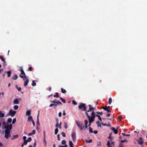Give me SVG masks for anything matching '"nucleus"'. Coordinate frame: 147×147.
Returning <instances> with one entry per match:
<instances>
[{
  "mask_svg": "<svg viewBox=\"0 0 147 147\" xmlns=\"http://www.w3.org/2000/svg\"><path fill=\"white\" fill-rule=\"evenodd\" d=\"M1 121H3L2 123L3 126V125L5 126L4 128L6 129L5 130H8L10 131L12 128V124H11L9 125L8 123H6L5 121V119H1Z\"/></svg>",
  "mask_w": 147,
  "mask_h": 147,
  "instance_id": "nucleus-1",
  "label": "nucleus"
},
{
  "mask_svg": "<svg viewBox=\"0 0 147 147\" xmlns=\"http://www.w3.org/2000/svg\"><path fill=\"white\" fill-rule=\"evenodd\" d=\"M85 113L86 115V116L88 117V118H89V119H90V120L91 121H92V122L94 121V118L95 117V114L94 112L93 111H92V113L91 114V116L90 117V115H89L88 114L87 112H85Z\"/></svg>",
  "mask_w": 147,
  "mask_h": 147,
  "instance_id": "nucleus-2",
  "label": "nucleus"
},
{
  "mask_svg": "<svg viewBox=\"0 0 147 147\" xmlns=\"http://www.w3.org/2000/svg\"><path fill=\"white\" fill-rule=\"evenodd\" d=\"M56 99H55L54 100L51 101V102L53 103V104H51L49 106V107H51L53 106H57V105H62V103L59 101H56Z\"/></svg>",
  "mask_w": 147,
  "mask_h": 147,
  "instance_id": "nucleus-3",
  "label": "nucleus"
},
{
  "mask_svg": "<svg viewBox=\"0 0 147 147\" xmlns=\"http://www.w3.org/2000/svg\"><path fill=\"white\" fill-rule=\"evenodd\" d=\"M20 71L21 72V74L19 75L20 77L22 78L23 80H25V79L26 78V76L25 75V74L22 67H20Z\"/></svg>",
  "mask_w": 147,
  "mask_h": 147,
  "instance_id": "nucleus-4",
  "label": "nucleus"
},
{
  "mask_svg": "<svg viewBox=\"0 0 147 147\" xmlns=\"http://www.w3.org/2000/svg\"><path fill=\"white\" fill-rule=\"evenodd\" d=\"M78 108L79 109H81L84 111H86V107H85V104L84 103H81L79 106Z\"/></svg>",
  "mask_w": 147,
  "mask_h": 147,
  "instance_id": "nucleus-5",
  "label": "nucleus"
},
{
  "mask_svg": "<svg viewBox=\"0 0 147 147\" xmlns=\"http://www.w3.org/2000/svg\"><path fill=\"white\" fill-rule=\"evenodd\" d=\"M5 137L6 139H8L9 138V136H10V131L8 130H5Z\"/></svg>",
  "mask_w": 147,
  "mask_h": 147,
  "instance_id": "nucleus-6",
  "label": "nucleus"
},
{
  "mask_svg": "<svg viewBox=\"0 0 147 147\" xmlns=\"http://www.w3.org/2000/svg\"><path fill=\"white\" fill-rule=\"evenodd\" d=\"M16 113V111H13L12 109H10L8 113V115L12 117H13Z\"/></svg>",
  "mask_w": 147,
  "mask_h": 147,
  "instance_id": "nucleus-7",
  "label": "nucleus"
},
{
  "mask_svg": "<svg viewBox=\"0 0 147 147\" xmlns=\"http://www.w3.org/2000/svg\"><path fill=\"white\" fill-rule=\"evenodd\" d=\"M76 124L80 128V130H82L84 128V126L82 127L83 123L82 122H76Z\"/></svg>",
  "mask_w": 147,
  "mask_h": 147,
  "instance_id": "nucleus-8",
  "label": "nucleus"
},
{
  "mask_svg": "<svg viewBox=\"0 0 147 147\" xmlns=\"http://www.w3.org/2000/svg\"><path fill=\"white\" fill-rule=\"evenodd\" d=\"M71 137L72 138L73 141H75L76 140V134L74 132H73L71 133Z\"/></svg>",
  "mask_w": 147,
  "mask_h": 147,
  "instance_id": "nucleus-9",
  "label": "nucleus"
},
{
  "mask_svg": "<svg viewBox=\"0 0 147 147\" xmlns=\"http://www.w3.org/2000/svg\"><path fill=\"white\" fill-rule=\"evenodd\" d=\"M101 108L103 109L105 111H107L108 113H111V112L110 110L107 108V106L102 107H101Z\"/></svg>",
  "mask_w": 147,
  "mask_h": 147,
  "instance_id": "nucleus-10",
  "label": "nucleus"
},
{
  "mask_svg": "<svg viewBox=\"0 0 147 147\" xmlns=\"http://www.w3.org/2000/svg\"><path fill=\"white\" fill-rule=\"evenodd\" d=\"M111 130H112L114 133L115 134H117L118 133V130L117 129H115V128L114 127H112V128H111Z\"/></svg>",
  "mask_w": 147,
  "mask_h": 147,
  "instance_id": "nucleus-11",
  "label": "nucleus"
},
{
  "mask_svg": "<svg viewBox=\"0 0 147 147\" xmlns=\"http://www.w3.org/2000/svg\"><path fill=\"white\" fill-rule=\"evenodd\" d=\"M45 132H44V141L45 143V147L47 145V141L45 140Z\"/></svg>",
  "mask_w": 147,
  "mask_h": 147,
  "instance_id": "nucleus-12",
  "label": "nucleus"
},
{
  "mask_svg": "<svg viewBox=\"0 0 147 147\" xmlns=\"http://www.w3.org/2000/svg\"><path fill=\"white\" fill-rule=\"evenodd\" d=\"M26 79V81L24 82V86H26L28 83V82H29V81L28 80V79L26 78V79Z\"/></svg>",
  "mask_w": 147,
  "mask_h": 147,
  "instance_id": "nucleus-13",
  "label": "nucleus"
},
{
  "mask_svg": "<svg viewBox=\"0 0 147 147\" xmlns=\"http://www.w3.org/2000/svg\"><path fill=\"white\" fill-rule=\"evenodd\" d=\"M89 107V110H88V111H86V112H87V113L88 112H89L90 111H92V109H93V107H92V106L90 105H88Z\"/></svg>",
  "mask_w": 147,
  "mask_h": 147,
  "instance_id": "nucleus-14",
  "label": "nucleus"
},
{
  "mask_svg": "<svg viewBox=\"0 0 147 147\" xmlns=\"http://www.w3.org/2000/svg\"><path fill=\"white\" fill-rule=\"evenodd\" d=\"M18 78V76L17 75H14V76L12 78V79L13 80H16Z\"/></svg>",
  "mask_w": 147,
  "mask_h": 147,
  "instance_id": "nucleus-15",
  "label": "nucleus"
},
{
  "mask_svg": "<svg viewBox=\"0 0 147 147\" xmlns=\"http://www.w3.org/2000/svg\"><path fill=\"white\" fill-rule=\"evenodd\" d=\"M31 112V110L29 109L26 112V116L30 115V114Z\"/></svg>",
  "mask_w": 147,
  "mask_h": 147,
  "instance_id": "nucleus-16",
  "label": "nucleus"
},
{
  "mask_svg": "<svg viewBox=\"0 0 147 147\" xmlns=\"http://www.w3.org/2000/svg\"><path fill=\"white\" fill-rule=\"evenodd\" d=\"M5 73H7V77H9L11 75V71H5Z\"/></svg>",
  "mask_w": 147,
  "mask_h": 147,
  "instance_id": "nucleus-17",
  "label": "nucleus"
},
{
  "mask_svg": "<svg viewBox=\"0 0 147 147\" xmlns=\"http://www.w3.org/2000/svg\"><path fill=\"white\" fill-rule=\"evenodd\" d=\"M13 103L15 104H19V102L18 99L17 98L15 99L13 101Z\"/></svg>",
  "mask_w": 147,
  "mask_h": 147,
  "instance_id": "nucleus-18",
  "label": "nucleus"
},
{
  "mask_svg": "<svg viewBox=\"0 0 147 147\" xmlns=\"http://www.w3.org/2000/svg\"><path fill=\"white\" fill-rule=\"evenodd\" d=\"M69 147H74V145L72 141H69Z\"/></svg>",
  "mask_w": 147,
  "mask_h": 147,
  "instance_id": "nucleus-19",
  "label": "nucleus"
},
{
  "mask_svg": "<svg viewBox=\"0 0 147 147\" xmlns=\"http://www.w3.org/2000/svg\"><path fill=\"white\" fill-rule=\"evenodd\" d=\"M96 123L97 125V127H101V125L100 124L99 122V121H97L96 122Z\"/></svg>",
  "mask_w": 147,
  "mask_h": 147,
  "instance_id": "nucleus-20",
  "label": "nucleus"
},
{
  "mask_svg": "<svg viewBox=\"0 0 147 147\" xmlns=\"http://www.w3.org/2000/svg\"><path fill=\"white\" fill-rule=\"evenodd\" d=\"M5 114L4 113H2V111H0V117H4Z\"/></svg>",
  "mask_w": 147,
  "mask_h": 147,
  "instance_id": "nucleus-21",
  "label": "nucleus"
},
{
  "mask_svg": "<svg viewBox=\"0 0 147 147\" xmlns=\"http://www.w3.org/2000/svg\"><path fill=\"white\" fill-rule=\"evenodd\" d=\"M61 92L62 93H64V94L66 93V91L65 90L63 89L62 88H61Z\"/></svg>",
  "mask_w": 147,
  "mask_h": 147,
  "instance_id": "nucleus-22",
  "label": "nucleus"
},
{
  "mask_svg": "<svg viewBox=\"0 0 147 147\" xmlns=\"http://www.w3.org/2000/svg\"><path fill=\"white\" fill-rule=\"evenodd\" d=\"M60 99V100H61V101L64 103H66V101H65V100L63 98H62V97H60L59 98Z\"/></svg>",
  "mask_w": 147,
  "mask_h": 147,
  "instance_id": "nucleus-23",
  "label": "nucleus"
},
{
  "mask_svg": "<svg viewBox=\"0 0 147 147\" xmlns=\"http://www.w3.org/2000/svg\"><path fill=\"white\" fill-rule=\"evenodd\" d=\"M32 120H33L32 117V116H30L28 117V121H32Z\"/></svg>",
  "mask_w": 147,
  "mask_h": 147,
  "instance_id": "nucleus-24",
  "label": "nucleus"
},
{
  "mask_svg": "<svg viewBox=\"0 0 147 147\" xmlns=\"http://www.w3.org/2000/svg\"><path fill=\"white\" fill-rule=\"evenodd\" d=\"M95 116L98 117V119L99 120L101 121L102 120V119L100 117V116L99 115L96 114L95 115Z\"/></svg>",
  "mask_w": 147,
  "mask_h": 147,
  "instance_id": "nucleus-25",
  "label": "nucleus"
},
{
  "mask_svg": "<svg viewBox=\"0 0 147 147\" xmlns=\"http://www.w3.org/2000/svg\"><path fill=\"white\" fill-rule=\"evenodd\" d=\"M15 86H16V88H17L18 90L19 91H21V87H18V86L17 85H16Z\"/></svg>",
  "mask_w": 147,
  "mask_h": 147,
  "instance_id": "nucleus-26",
  "label": "nucleus"
},
{
  "mask_svg": "<svg viewBox=\"0 0 147 147\" xmlns=\"http://www.w3.org/2000/svg\"><path fill=\"white\" fill-rule=\"evenodd\" d=\"M53 96L54 97H57L58 98L59 97V93L58 92H56L55 93V94Z\"/></svg>",
  "mask_w": 147,
  "mask_h": 147,
  "instance_id": "nucleus-27",
  "label": "nucleus"
},
{
  "mask_svg": "<svg viewBox=\"0 0 147 147\" xmlns=\"http://www.w3.org/2000/svg\"><path fill=\"white\" fill-rule=\"evenodd\" d=\"M66 140H63L62 141L61 143L62 144L65 145H66Z\"/></svg>",
  "mask_w": 147,
  "mask_h": 147,
  "instance_id": "nucleus-28",
  "label": "nucleus"
},
{
  "mask_svg": "<svg viewBox=\"0 0 147 147\" xmlns=\"http://www.w3.org/2000/svg\"><path fill=\"white\" fill-rule=\"evenodd\" d=\"M64 125L65 128V129H67V128L68 126L67 125V123L65 122H64Z\"/></svg>",
  "mask_w": 147,
  "mask_h": 147,
  "instance_id": "nucleus-29",
  "label": "nucleus"
},
{
  "mask_svg": "<svg viewBox=\"0 0 147 147\" xmlns=\"http://www.w3.org/2000/svg\"><path fill=\"white\" fill-rule=\"evenodd\" d=\"M89 131L90 133H92L93 132V130L92 128L91 127H90L89 128Z\"/></svg>",
  "mask_w": 147,
  "mask_h": 147,
  "instance_id": "nucleus-30",
  "label": "nucleus"
},
{
  "mask_svg": "<svg viewBox=\"0 0 147 147\" xmlns=\"http://www.w3.org/2000/svg\"><path fill=\"white\" fill-rule=\"evenodd\" d=\"M86 143H91L92 142V139H90L88 140H86Z\"/></svg>",
  "mask_w": 147,
  "mask_h": 147,
  "instance_id": "nucleus-31",
  "label": "nucleus"
},
{
  "mask_svg": "<svg viewBox=\"0 0 147 147\" xmlns=\"http://www.w3.org/2000/svg\"><path fill=\"white\" fill-rule=\"evenodd\" d=\"M138 143L139 144L142 145V144L144 143V142L143 140H138Z\"/></svg>",
  "mask_w": 147,
  "mask_h": 147,
  "instance_id": "nucleus-32",
  "label": "nucleus"
},
{
  "mask_svg": "<svg viewBox=\"0 0 147 147\" xmlns=\"http://www.w3.org/2000/svg\"><path fill=\"white\" fill-rule=\"evenodd\" d=\"M112 99L111 98H110L109 99V104L110 105L112 102Z\"/></svg>",
  "mask_w": 147,
  "mask_h": 147,
  "instance_id": "nucleus-33",
  "label": "nucleus"
},
{
  "mask_svg": "<svg viewBox=\"0 0 147 147\" xmlns=\"http://www.w3.org/2000/svg\"><path fill=\"white\" fill-rule=\"evenodd\" d=\"M58 132V129L57 128H56L55 129V134H57Z\"/></svg>",
  "mask_w": 147,
  "mask_h": 147,
  "instance_id": "nucleus-34",
  "label": "nucleus"
},
{
  "mask_svg": "<svg viewBox=\"0 0 147 147\" xmlns=\"http://www.w3.org/2000/svg\"><path fill=\"white\" fill-rule=\"evenodd\" d=\"M57 123L55 125V127H57V128L58 127H59V123H58V120L57 119Z\"/></svg>",
  "mask_w": 147,
  "mask_h": 147,
  "instance_id": "nucleus-35",
  "label": "nucleus"
},
{
  "mask_svg": "<svg viewBox=\"0 0 147 147\" xmlns=\"http://www.w3.org/2000/svg\"><path fill=\"white\" fill-rule=\"evenodd\" d=\"M39 115V113H38V115H37V125H40L39 120L38 118V116Z\"/></svg>",
  "mask_w": 147,
  "mask_h": 147,
  "instance_id": "nucleus-36",
  "label": "nucleus"
},
{
  "mask_svg": "<svg viewBox=\"0 0 147 147\" xmlns=\"http://www.w3.org/2000/svg\"><path fill=\"white\" fill-rule=\"evenodd\" d=\"M96 144L97 146H100L101 145V142L100 141H98L97 142Z\"/></svg>",
  "mask_w": 147,
  "mask_h": 147,
  "instance_id": "nucleus-37",
  "label": "nucleus"
},
{
  "mask_svg": "<svg viewBox=\"0 0 147 147\" xmlns=\"http://www.w3.org/2000/svg\"><path fill=\"white\" fill-rule=\"evenodd\" d=\"M14 108L16 110H17L18 108V105H15L14 106Z\"/></svg>",
  "mask_w": 147,
  "mask_h": 147,
  "instance_id": "nucleus-38",
  "label": "nucleus"
},
{
  "mask_svg": "<svg viewBox=\"0 0 147 147\" xmlns=\"http://www.w3.org/2000/svg\"><path fill=\"white\" fill-rule=\"evenodd\" d=\"M32 140V138L31 137H29L28 138L27 140L28 142H30Z\"/></svg>",
  "mask_w": 147,
  "mask_h": 147,
  "instance_id": "nucleus-39",
  "label": "nucleus"
},
{
  "mask_svg": "<svg viewBox=\"0 0 147 147\" xmlns=\"http://www.w3.org/2000/svg\"><path fill=\"white\" fill-rule=\"evenodd\" d=\"M0 58L1 59V61L3 62H5V60L4 59V58L2 56H0Z\"/></svg>",
  "mask_w": 147,
  "mask_h": 147,
  "instance_id": "nucleus-40",
  "label": "nucleus"
},
{
  "mask_svg": "<svg viewBox=\"0 0 147 147\" xmlns=\"http://www.w3.org/2000/svg\"><path fill=\"white\" fill-rule=\"evenodd\" d=\"M32 85L33 86H35L36 85V83L33 81L32 83Z\"/></svg>",
  "mask_w": 147,
  "mask_h": 147,
  "instance_id": "nucleus-41",
  "label": "nucleus"
},
{
  "mask_svg": "<svg viewBox=\"0 0 147 147\" xmlns=\"http://www.w3.org/2000/svg\"><path fill=\"white\" fill-rule=\"evenodd\" d=\"M12 121V119L11 118H9L8 119L7 121L9 123H10Z\"/></svg>",
  "mask_w": 147,
  "mask_h": 147,
  "instance_id": "nucleus-42",
  "label": "nucleus"
},
{
  "mask_svg": "<svg viewBox=\"0 0 147 147\" xmlns=\"http://www.w3.org/2000/svg\"><path fill=\"white\" fill-rule=\"evenodd\" d=\"M16 118H14L13 119V121L12 122V123L13 124H14L16 122Z\"/></svg>",
  "mask_w": 147,
  "mask_h": 147,
  "instance_id": "nucleus-43",
  "label": "nucleus"
},
{
  "mask_svg": "<svg viewBox=\"0 0 147 147\" xmlns=\"http://www.w3.org/2000/svg\"><path fill=\"white\" fill-rule=\"evenodd\" d=\"M59 147H67V145H65L64 146H62L61 145H60Z\"/></svg>",
  "mask_w": 147,
  "mask_h": 147,
  "instance_id": "nucleus-44",
  "label": "nucleus"
},
{
  "mask_svg": "<svg viewBox=\"0 0 147 147\" xmlns=\"http://www.w3.org/2000/svg\"><path fill=\"white\" fill-rule=\"evenodd\" d=\"M72 104L74 105H76L77 104V103L74 100H72Z\"/></svg>",
  "mask_w": 147,
  "mask_h": 147,
  "instance_id": "nucleus-45",
  "label": "nucleus"
},
{
  "mask_svg": "<svg viewBox=\"0 0 147 147\" xmlns=\"http://www.w3.org/2000/svg\"><path fill=\"white\" fill-rule=\"evenodd\" d=\"M28 142L27 140H24L23 144H24V145H25L27 144Z\"/></svg>",
  "mask_w": 147,
  "mask_h": 147,
  "instance_id": "nucleus-46",
  "label": "nucleus"
},
{
  "mask_svg": "<svg viewBox=\"0 0 147 147\" xmlns=\"http://www.w3.org/2000/svg\"><path fill=\"white\" fill-rule=\"evenodd\" d=\"M121 142L122 143L124 142H126V143H127V140H126L125 139L124 140H121Z\"/></svg>",
  "mask_w": 147,
  "mask_h": 147,
  "instance_id": "nucleus-47",
  "label": "nucleus"
},
{
  "mask_svg": "<svg viewBox=\"0 0 147 147\" xmlns=\"http://www.w3.org/2000/svg\"><path fill=\"white\" fill-rule=\"evenodd\" d=\"M119 147H123V144L120 143L119 145Z\"/></svg>",
  "mask_w": 147,
  "mask_h": 147,
  "instance_id": "nucleus-48",
  "label": "nucleus"
},
{
  "mask_svg": "<svg viewBox=\"0 0 147 147\" xmlns=\"http://www.w3.org/2000/svg\"><path fill=\"white\" fill-rule=\"evenodd\" d=\"M61 134L63 136L65 137L66 136V135L65 133L63 132L61 133Z\"/></svg>",
  "mask_w": 147,
  "mask_h": 147,
  "instance_id": "nucleus-49",
  "label": "nucleus"
},
{
  "mask_svg": "<svg viewBox=\"0 0 147 147\" xmlns=\"http://www.w3.org/2000/svg\"><path fill=\"white\" fill-rule=\"evenodd\" d=\"M84 123H85V125H87L88 123V120H85L84 121Z\"/></svg>",
  "mask_w": 147,
  "mask_h": 147,
  "instance_id": "nucleus-50",
  "label": "nucleus"
},
{
  "mask_svg": "<svg viewBox=\"0 0 147 147\" xmlns=\"http://www.w3.org/2000/svg\"><path fill=\"white\" fill-rule=\"evenodd\" d=\"M57 140H60V134H58L57 135Z\"/></svg>",
  "mask_w": 147,
  "mask_h": 147,
  "instance_id": "nucleus-51",
  "label": "nucleus"
},
{
  "mask_svg": "<svg viewBox=\"0 0 147 147\" xmlns=\"http://www.w3.org/2000/svg\"><path fill=\"white\" fill-rule=\"evenodd\" d=\"M122 134L123 136H130V134H125L124 133H122L121 134Z\"/></svg>",
  "mask_w": 147,
  "mask_h": 147,
  "instance_id": "nucleus-52",
  "label": "nucleus"
},
{
  "mask_svg": "<svg viewBox=\"0 0 147 147\" xmlns=\"http://www.w3.org/2000/svg\"><path fill=\"white\" fill-rule=\"evenodd\" d=\"M13 137H14V138H16L18 137V135H14L13 136Z\"/></svg>",
  "mask_w": 147,
  "mask_h": 147,
  "instance_id": "nucleus-53",
  "label": "nucleus"
},
{
  "mask_svg": "<svg viewBox=\"0 0 147 147\" xmlns=\"http://www.w3.org/2000/svg\"><path fill=\"white\" fill-rule=\"evenodd\" d=\"M117 118L119 119L120 121H121V115L119 116Z\"/></svg>",
  "mask_w": 147,
  "mask_h": 147,
  "instance_id": "nucleus-54",
  "label": "nucleus"
},
{
  "mask_svg": "<svg viewBox=\"0 0 147 147\" xmlns=\"http://www.w3.org/2000/svg\"><path fill=\"white\" fill-rule=\"evenodd\" d=\"M96 113L98 114H99L101 115H102V112H99V111L97 112Z\"/></svg>",
  "mask_w": 147,
  "mask_h": 147,
  "instance_id": "nucleus-55",
  "label": "nucleus"
},
{
  "mask_svg": "<svg viewBox=\"0 0 147 147\" xmlns=\"http://www.w3.org/2000/svg\"><path fill=\"white\" fill-rule=\"evenodd\" d=\"M36 132L35 130H33L32 131V134H35Z\"/></svg>",
  "mask_w": 147,
  "mask_h": 147,
  "instance_id": "nucleus-56",
  "label": "nucleus"
},
{
  "mask_svg": "<svg viewBox=\"0 0 147 147\" xmlns=\"http://www.w3.org/2000/svg\"><path fill=\"white\" fill-rule=\"evenodd\" d=\"M107 145L108 146L109 145H110V143L109 141H108L107 142Z\"/></svg>",
  "mask_w": 147,
  "mask_h": 147,
  "instance_id": "nucleus-57",
  "label": "nucleus"
},
{
  "mask_svg": "<svg viewBox=\"0 0 147 147\" xmlns=\"http://www.w3.org/2000/svg\"><path fill=\"white\" fill-rule=\"evenodd\" d=\"M61 124H62V123H61V122L59 124V128L60 129H61Z\"/></svg>",
  "mask_w": 147,
  "mask_h": 147,
  "instance_id": "nucleus-58",
  "label": "nucleus"
},
{
  "mask_svg": "<svg viewBox=\"0 0 147 147\" xmlns=\"http://www.w3.org/2000/svg\"><path fill=\"white\" fill-rule=\"evenodd\" d=\"M93 132L94 134H97V133H98V131H97L95 130V131H94Z\"/></svg>",
  "mask_w": 147,
  "mask_h": 147,
  "instance_id": "nucleus-59",
  "label": "nucleus"
},
{
  "mask_svg": "<svg viewBox=\"0 0 147 147\" xmlns=\"http://www.w3.org/2000/svg\"><path fill=\"white\" fill-rule=\"evenodd\" d=\"M101 124L102 125L104 126H106V125H107V124H106V123H101Z\"/></svg>",
  "mask_w": 147,
  "mask_h": 147,
  "instance_id": "nucleus-60",
  "label": "nucleus"
},
{
  "mask_svg": "<svg viewBox=\"0 0 147 147\" xmlns=\"http://www.w3.org/2000/svg\"><path fill=\"white\" fill-rule=\"evenodd\" d=\"M88 120H89V123L91 124V123L92 122H93L92 121H91L90 120V119H89V118H88Z\"/></svg>",
  "mask_w": 147,
  "mask_h": 147,
  "instance_id": "nucleus-61",
  "label": "nucleus"
},
{
  "mask_svg": "<svg viewBox=\"0 0 147 147\" xmlns=\"http://www.w3.org/2000/svg\"><path fill=\"white\" fill-rule=\"evenodd\" d=\"M61 112H59L58 115L59 117H61Z\"/></svg>",
  "mask_w": 147,
  "mask_h": 147,
  "instance_id": "nucleus-62",
  "label": "nucleus"
},
{
  "mask_svg": "<svg viewBox=\"0 0 147 147\" xmlns=\"http://www.w3.org/2000/svg\"><path fill=\"white\" fill-rule=\"evenodd\" d=\"M28 70L31 71L32 70V68L31 67L28 68Z\"/></svg>",
  "mask_w": 147,
  "mask_h": 147,
  "instance_id": "nucleus-63",
  "label": "nucleus"
},
{
  "mask_svg": "<svg viewBox=\"0 0 147 147\" xmlns=\"http://www.w3.org/2000/svg\"><path fill=\"white\" fill-rule=\"evenodd\" d=\"M36 141L35 140L34 143V147H36Z\"/></svg>",
  "mask_w": 147,
  "mask_h": 147,
  "instance_id": "nucleus-64",
  "label": "nucleus"
}]
</instances>
